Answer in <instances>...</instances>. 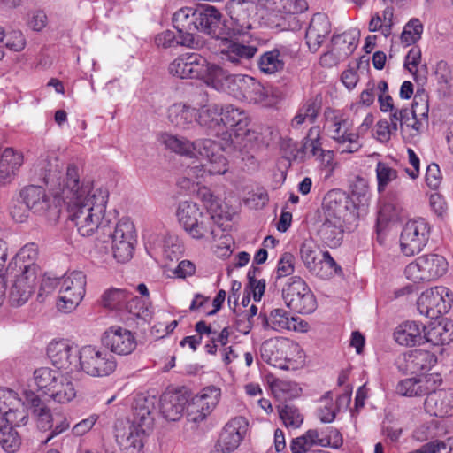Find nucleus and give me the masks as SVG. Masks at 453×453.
Segmentation results:
<instances>
[{
  "mask_svg": "<svg viewBox=\"0 0 453 453\" xmlns=\"http://www.w3.org/2000/svg\"><path fill=\"white\" fill-rule=\"evenodd\" d=\"M63 170L64 164L54 153L37 158L31 172L35 180L46 186L48 192L38 185L24 188L20 196L29 211L49 220L58 217L60 207L67 198L66 191L77 185V166L69 164Z\"/></svg>",
  "mask_w": 453,
  "mask_h": 453,
  "instance_id": "f257e3e1",
  "label": "nucleus"
},
{
  "mask_svg": "<svg viewBox=\"0 0 453 453\" xmlns=\"http://www.w3.org/2000/svg\"><path fill=\"white\" fill-rule=\"evenodd\" d=\"M67 192L65 201L68 219L81 236H90L96 231L105 229L110 221L104 219L109 192L106 188L89 180L81 181L77 168V185Z\"/></svg>",
  "mask_w": 453,
  "mask_h": 453,
  "instance_id": "f03ea898",
  "label": "nucleus"
},
{
  "mask_svg": "<svg viewBox=\"0 0 453 453\" xmlns=\"http://www.w3.org/2000/svg\"><path fill=\"white\" fill-rule=\"evenodd\" d=\"M157 141L165 150L180 157L206 159L207 164L203 165L204 173L212 175L227 172V160L221 153L220 146L211 139L191 141L182 135L162 132L157 134Z\"/></svg>",
  "mask_w": 453,
  "mask_h": 453,
  "instance_id": "7ed1b4c3",
  "label": "nucleus"
},
{
  "mask_svg": "<svg viewBox=\"0 0 453 453\" xmlns=\"http://www.w3.org/2000/svg\"><path fill=\"white\" fill-rule=\"evenodd\" d=\"M214 89L226 92L237 100L263 107L272 104L268 91L257 80L245 74H230L223 68Z\"/></svg>",
  "mask_w": 453,
  "mask_h": 453,
  "instance_id": "20e7f679",
  "label": "nucleus"
},
{
  "mask_svg": "<svg viewBox=\"0 0 453 453\" xmlns=\"http://www.w3.org/2000/svg\"><path fill=\"white\" fill-rule=\"evenodd\" d=\"M169 73L180 79H199L215 88L222 73V67L210 63L197 53H186L176 58L169 65Z\"/></svg>",
  "mask_w": 453,
  "mask_h": 453,
  "instance_id": "39448f33",
  "label": "nucleus"
},
{
  "mask_svg": "<svg viewBox=\"0 0 453 453\" xmlns=\"http://www.w3.org/2000/svg\"><path fill=\"white\" fill-rule=\"evenodd\" d=\"M324 128L335 142L336 151L340 154H352L361 149L358 133L354 131L353 122L342 111L326 108L324 111Z\"/></svg>",
  "mask_w": 453,
  "mask_h": 453,
  "instance_id": "423d86ee",
  "label": "nucleus"
},
{
  "mask_svg": "<svg viewBox=\"0 0 453 453\" xmlns=\"http://www.w3.org/2000/svg\"><path fill=\"white\" fill-rule=\"evenodd\" d=\"M116 367V358L108 350L95 345L80 348L78 372L91 377H104L111 374Z\"/></svg>",
  "mask_w": 453,
  "mask_h": 453,
  "instance_id": "0eeeda50",
  "label": "nucleus"
},
{
  "mask_svg": "<svg viewBox=\"0 0 453 453\" xmlns=\"http://www.w3.org/2000/svg\"><path fill=\"white\" fill-rule=\"evenodd\" d=\"M86 275L81 271L65 274L60 280L57 308L64 313L73 311L82 301L86 292Z\"/></svg>",
  "mask_w": 453,
  "mask_h": 453,
  "instance_id": "6e6552de",
  "label": "nucleus"
},
{
  "mask_svg": "<svg viewBox=\"0 0 453 453\" xmlns=\"http://www.w3.org/2000/svg\"><path fill=\"white\" fill-rule=\"evenodd\" d=\"M282 298L286 305L301 314H311L317 308L316 298L299 276L290 277L282 288Z\"/></svg>",
  "mask_w": 453,
  "mask_h": 453,
  "instance_id": "1a4fd4ad",
  "label": "nucleus"
},
{
  "mask_svg": "<svg viewBox=\"0 0 453 453\" xmlns=\"http://www.w3.org/2000/svg\"><path fill=\"white\" fill-rule=\"evenodd\" d=\"M448 271L446 258L438 254H426L410 263L404 270L408 280L414 283L431 281L443 276Z\"/></svg>",
  "mask_w": 453,
  "mask_h": 453,
  "instance_id": "9d476101",
  "label": "nucleus"
},
{
  "mask_svg": "<svg viewBox=\"0 0 453 453\" xmlns=\"http://www.w3.org/2000/svg\"><path fill=\"white\" fill-rule=\"evenodd\" d=\"M431 226L423 218L408 220L400 234V249L407 257L414 256L426 246L430 238Z\"/></svg>",
  "mask_w": 453,
  "mask_h": 453,
  "instance_id": "9b49d317",
  "label": "nucleus"
},
{
  "mask_svg": "<svg viewBox=\"0 0 453 453\" xmlns=\"http://www.w3.org/2000/svg\"><path fill=\"white\" fill-rule=\"evenodd\" d=\"M453 303V293L444 286H437L424 291L418 299L420 314L435 319L447 313Z\"/></svg>",
  "mask_w": 453,
  "mask_h": 453,
  "instance_id": "f8f14e48",
  "label": "nucleus"
},
{
  "mask_svg": "<svg viewBox=\"0 0 453 453\" xmlns=\"http://www.w3.org/2000/svg\"><path fill=\"white\" fill-rule=\"evenodd\" d=\"M40 275L35 273L34 267L25 272L16 270L12 274L7 273L6 281L11 282L9 302L12 306H22L29 300Z\"/></svg>",
  "mask_w": 453,
  "mask_h": 453,
  "instance_id": "ddd939ff",
  "label": "nucleus"
},
{
  "mask_svg": "<svg viewBox=\"0 0 453 453\" xmlns=\"http://www.w3.org/2000/svg\"><path fill=\"white\" fill-rule=\"evenodd\" d=\"M101 342L106 350L118 356L131 355L138 345L135 333L119 325L109 326L103 333Z\"/></svg>",
  "mask_w": 453,
  "mask_h": 453,
  "instance_id": "4468645a",
  "label": "nucleus"
},
{
  "mask_svg": "<svg viewBox=\"0 0 453 453\" xmlns=\"http://www.w3.org/2000/svg\"><path fill=\"white\" fill-rule=\"evenodd\" d=\"M47 355L53 366L66 372H78L80 349L68 340L52 341L47 348Z\"/></svg>",
  "mask_w": 453,
  "mask_h": 453,
  "instance_id": "2eb2a0df",
  "label": "nucleus"
},
{
  "mask_svg": "<svg viewBox=\"0 0 453 453\" xmlns=\"http://www.w3.org/2000/svg\"><path fill=\"white\" fill-rule=\"evenodd\" d=\"M221 397V389L215 386L203 388L187 405V416L194 423L206 419L215 410Z\"/></svg>",
  "mask_w": 453,
  "mask_h": 453,
  "instance_id": "dca6fc26",
  "label": "nucleus"
},
{
  "mask_svg": "<svg viewBox=\"0 0 453 453\" xmlns=\"http://www.w3.org/2000/svg\"><path fill=\"white\" fill-rule=\"evenodd\" d=\"M297 50L291 44H277L265 51L257 59L258 70L265 75H276L285 70L286 65L296 58Z\"/></svg>",
  "mask_w": 453,
  "mask_h": 453,
  "instance_id": "f3484780",
  "label": "nucleus"
},
{
  "mask_svg": "<svg viewBox=\"0 0 453 453\" xmlns=\"http://www.w3.org/2000/svg\"><path fill=\"white\" fill-rule=\"evenodd\" d=\"M261 8L268 12L267 19L274 27L286 29L285 20L308 9L306 0H261Z\"/></svg>",
  "mask_w": 453,
  "mask_h": 453,
  "instance_id": "a211bd4d",
  "label": "nucleus"
},
{
  "mask_svg": "<svg viewBox=\"0 0 453 453\" xmlns=\"http://www.w3.org/2000/svg\"><path fill=\"white\" fill-rule=\"evenodd\" d=\"M196 13L197 8L182 7L173 16V24L180 34V42L182 46L192 49H199L203 46L198 35H196Z\"/></svg>",
  "mask_w": 453,
  "mask_h": 453,
  "instance_id": "6ab92c4d",
  "label": "nucleus"
},
{
  "mask_svg": "<svg viewBox=\"0 0 453 453\" xmlns=\"http://www.w3.org/2000/svg\"><path fill=\"white\" fill-rule=\"evenodd\" d=\"M217 47L220 59L232 66H245L257 52V46L244 44L225 35L218 41Z\"/></svg>",
  "mask_w": 453,
  "mask_h": 453,
  "instance_id": "aec40b11",
  "label": "nucleus"
},
{
  "mask_svg": "<svg viewBox=\"0 0 453 453\" xmlns=\"http://www.w3.org/2000/svg\"><path fill=\"white\" fill-rule=\"evenodd\" d=\"M248 422L243 417H235L224 426L215 445L213 453H230L235 450L243 440Z\"/></svg>",
  "mask_w": 453,
  "mask_h": 453,
  "instance_id": "412c9836",
  "label": "nucleus"
},
{
  "mask_svg": "<svg viewBox=\"0 0 453 453\" xmlns=\"http://www.w3.org/2000/svg\"><path fill=\"white\" fill-rule=\"evenodd\" d=\"M428 104L426 95L422 92H417L411 108H402L399 110V118L401 119V127L405 126L415 132H420L425 124L427 123Z\"/></svg>",
  "mask_w": 453,
  "mask_h": 453,
  "instance_id": "4be33fe9",
  "label": "nucleus"
},
{
  "mask_svg": "<svg viewBox=\"0 0 453 453\" xmlns=\"http://www.w3.org/2000/svg\"><path fill=\"white\" fill-rule=\"evenodd\" d=\"M115 430L116 440L125 453H143L148 431L124 421H119Z\"/></svg>",
  "mask_w": 453,
  "mask_h": 453,
  "instance_id": "5701e85b",
  "label": "nucleus"
},
{
  "mask_svg": "<svg viewBox=\"0 0 453 453\" xmlns=\"http://www.w3.org/2000/svg\"><path fill=\"white\" fill-rule=\"evenodd\" d=\"M436 362V356L430 351L413 349L398 358L397 367L403 373H417L431 369Z\"/></svg>",
  "mask_w": 453,
  "mask_h": 453,
  "instance_id": "b1692460",
  "label": "nucleus"
},
{
  "mask_svg": "<svg viewBox=\"0 0 453 453\" xmlns=\"http://www.w3.org/2000/svg\"><path fill=\"white\" fill-rule=\"evenodd\" d=\"M255 3L257 1L229 0L226 4V11L237 33L242 34L251 28L250 19L255 10Z\"/></svg>",
  "mask_w": 453,
  "mask_h": 453,
  "instance_id": "393cba45",
  "label": "nucleus"
},
{
  "mask_svg": "<svg viewBox=\"0 0 453 453\" xmlns=\"http://www.w3.org/2000/svg\"><path fill=\"white\" fill-rule=\"evenodd\" d=\"M157 399L155 396H146L143 394L137 395L133 403V417L128 420L145 431H150L154 423V411Z\"/></svg>",
  "mask_w": 453,
  "mask_h": 453,
  "instance_id": "a878e982",
  "label": "nucleus"
},
{
  "mask_svg": "<svg viewBox=\"0 0 453 453\" xmlns=\"http://www.w3.org/2000/svg\"><path fill=\"white\" fill-rule=\"evenodd\" d=\"M221 110L220 119L224 125V134H227V128H230L237 137L249 134L250 119L244 110L233 104L221 106Z\"/></svg>",
  "mask_w": 453,
  "mask_h": 453,
  "instance_id": "bb28decb",
  "label": "nucleus"
},
{
  "mask_svg": "<svg viewBox=\"0 0 453 453\" xmlns=\"http://www.w3.org/2000/svg\"><path fill=\"white\" fill-rule=\"evenodd\" d=\"M196 32H203L218 42L225 35L221 30V14L214 6L197 8Z\"/></svg>",
  "mask_w": 453,
  "mask_h": 453,
  "instance_id": "cd10ccee",
  "label": "nucleus"
},
{
  "mask_svg": "<svg viewBox=\"0 0 453 453\" xmlns=\"http://www.w3.org/2000/svg\"><path fill=\"white\" fill-rule=\"evenodd\" d=\"M425 410L431 416L444 418L453 416V391L434 389L427 394Z\"/></svg>",
  "mask_w": 453,
  "mask_h": 453,
  "instance_id": "c85d7f7f",
  "label": "nucleus"
},
{
  "mask_svg": "<svg viewBox=\"0 0 453 453\" xmlns=\"http://www.w3.org/2000/svg\"><path fill=\"white\" fill-rule=\"evenodd\" d=\"M23 163L21 151L12 147L4 148L0 155V185L12 182Z\"/></svg>",
  "mask_w": 453,
  "mask_h": 453,
  "instance_id": "c756f323",
  "label": "nucleus"
},
{
  "mask_svg": "<svg viewBox=\"0 0 453 453\" xmlns=\"http://www.w3.org/2000/svg\"><path fill=\"white\" fill-rule=\"evenodd\" d=\"M198 114L196 119L201 127L204 128L208 134L213 136L224 135V125L221 118V106L211 104L197 109Z\"/></svg>",
  "mask_w": 453,
  "mask_h": 453,
  "instance_id": "7c9ffc66",
  "label": "nucleus"
},
{
  "mask_svg": "<svg viewBox=\"0 0 453 453\" xmlns=\"http://www.w3.org/2000/svg\"><path fill=\"white\" fill-rule=\"evenodd\" d=\"M323 251L311 240H305L300 247V257L306 269L312 274L327 279L331 277V272L321 270Z\"/></svg>",
  "mask_w": 453,
  "mask_h": 453,
  "instance_id": "2f4dec72",
  "label": "nucleus"
},
{
  "mask_svg": "<svg viewBox=\"0 0 453 453\" xmlns=\"http://www.w3.org/2000/svg\"><path fill=\"white\" fill-rule=\"evenodd\" d=\"M185 232L196 240L214 241L218 237L220 228L213 215L203 211Z\"/></svg>",
  "mask_w": 453,
  "mask_h": 453,
  "instance_id": "473e14b6",
  "label": "nucleus"
},
{
  "mask_svg": "<svg viewBox=\"0 0 453 453\" xmlns=\"http://www.w3.org/2000/svg\"><path fill=\"white\" fill-rule=\"evenodd\" d=\"M197 114V109L186 103H175L167 111V118L171 124L184 131L194 127Z\"/></svg>",
  "mask_w": 453,
  "mask_h": 453,
  "instance_id": "72a5a7b5",
  "label": "nucleus"
},
{
  "mask_svg": "<svg viewBox=\"0 0 453 453\" xmlns=\"http://www.w3.org/2000/svg\"><path fill=\"white\" fill-rule=\"evenodd\" d=\"M331 25L327 16L324 13L314 14L305 35L309 49L316 51L329 35Z\"/></svg>",
  "mask_w": 453,
  "mask_h": 453,
  "instance_id": "f704fd0d",
  "label": "nucleus"
},
{
  "mask_svg": "<svg viewBox=\"0 0 453 453\" xmlns=\"http://www.w3.org/2000/svg\"><path fill=\"white\" fill-rule=\"evenodd\" d=\"M397 343L406 347L424 343L425 326L417 321H405L400 324L394 332Z\"/></svg>",
  "mask_w": 453,
  "mask_h": 453,
  "instance_id": "c9c22d12",
  "label": "nucleus"
},
{
  "mask_svg": "<svg viewBox=\"0 0 453 453\" xmlns=\"http://www.w3.org/2000/svg\"><path fill=\"white\" fill-rule=\"evenodd\" d=\"M434 380L427 376L412 377L400 380L395 392L406 397H419L434 390Z\"/></svg>",
  "mask_w": 453,
  "mask_h": 453,
  "instance_id": "e433bc0d",
  "label": "nucleus"
},
{
  "mask_svg": "<svg viewBox=\"0 0 453 453\" xmlns=\"http://www.w3.org/2000/svg\"><path fill=\"white\" fill-rule=\"evenodd\" d=\"M24 395L27 405H29L31 409L37 427L44 431L49 430L52 426L54 419V415L51 413L50 408L31 390L25 391Z\"/></svg>",
  "mask_w": 453,
  "mask_h": 453,
  "instance_id": "4c0bfd02",
  "label": "nucleus"
},
{
  "mask_svg": "<svg viewBox=\"0 0 453 453\" xmlns=\"http://www.w3.org/2000/svg\"><path fill=\"white\" fill-rule=\"evenodd\" d=\"M38 257V248L36 244L31 242L24 245L19 251L16 254L13 261L11 262L6 269L9 274L12 273L14 270L24 271L35 268L36 274H41V268L35 263Z\"/></svg>",
  "mask_w": 453,
  "mask_h": 453,
  "instance_id": "58836bf2",
  "label": "nucleus"
},
{
  "mask_svg": "<svg viewBox=\"0 0 453 453\" xmlns=\"http://www.w3.org/2000/svg\"><path fill=\"white\" fill-rule=\"evenodd\" d=\"M188 403L186 396L180 393H165L160 398V411L165 419L177 421L181 418Z\"/></svg>",
  "mask_w": 453,
  "mask_h": 453,
  "instance_id": "ea45409f",
  "label": "nucleus"
},
{
  "mask_svg": "<svg viewBox=\"0 0 453 453\" xmlns=\"http://www.w3.org/2000/svg\"><path fill=\"white\" fill-rule=\"evenodd\" d=\"M349 203V196L344 192L339 189L329 191L324 199V217L342 220L347 213Z\"/></svg>",
  "mask_w": 453,
  "mask_h": 453,
  "instance_id": "a19ab883",
  "label": "nucleus"
},
{
  "mask_svg": "<svg viewBox=\"0 0 453 453\" xmlns=\"http://www.w3.org/2000/svg\"><path fill=\"white\" fill-rule=\"evenodd\" d=\"M312 447L326 448L325 428H311L290 442L292 453H304Z\"/></svg>",
  "mask_w": 453,
  "mask_h": 453,
  "instance_id": "79ce46f5",
  "label": "nucleus"
},
{
  "mask_svg": "<svg viewBox=\"0 0 453 453\" xmlns=\"http://www.w3.org/2000/svg\"><path fill=\"white\" fill-rule=\"evenodd\" d=\"M342 219L324 217V221L319 226V234L321 240L330 248L338 247L343 238Z\"/></svg>",
  "mask_w": 453,
  "mask_h": 453,
  "instance_id": "37998d69",
  "label": "nucleus"
},
{
  "mask_svg": "<svg viewBox=\"0 0 453 453\" xmlns=\"http://www.w3.org/2000/svg\"><path fill=\"white\" fill-rule=\"evenodd\" d=\"M350 401V395L348 394L341 395L338 396L336 403L334 401L333 393L326 392L319 401V407L317 411V416L322 423H332L337 412L339 411L338 405L342 403H349Z\"/></svg>",
  "mask_w": 453,
  "mask_h": 453,
  "instance_id": "c03bdc74",
  "label": "nucleus"
},
{
  "mask_svg": "<svg viewBox=\"0 0 453 453\" xmlns=\"http://www.w3.org/2000/svg\"><path fill=\"white\" fill-rule=\"evenodd\" d=\"M424 343L429 342L432 345L449 344L453 341V323L450 320L439 322L427 329L425 327Z\"/></svg>",
  "mask_w": 453,
  "mask_h": 453,
  "instance_id": "a18cd8bd",
  "label": "nucleus"
},
{
  "mask_svg": "<svg viewBox=\"0 0 453 453\" xmlns=\"http://www.w3.org/2000/svg\"><path fill=\"white\" fill-rule=\"evenodd\" d=\"M319 110V102L313 98L307 99L300 105L296 115L293 117L290 123L291 127L295 129H300L305 123H314Z\"/></svg>",
  "mask_w": 453,
  "mask_h": 453,
  "instance_id": "49530a36",
  "label": "nucleus"
},
{
  "mask_svg": "<svg viewBox=\"0 0 453 453\" xmlns=\"http://www.w3.org/2000/svg\"><path fill=\"white\" fill-rule=\"evenodd\" d=\"M47 395L56 403H67L75 398L76 389L73 382L61 373Z\"/></svg>",
  "mask_w": 453,
  "mask_h": 453,
  "instance_id": "de8ad7c7",
  "label": "nucleus"
},
{
  "mask_svg": "<svg viewBox=\"0 0 453 453\" xmlns=\"http://www.w3.org/2000/svg\"><path fill=\"white\" fill-rule=\"evenodd\" d=\"M257 319L264 329H272L274 331L288 330L289 317L288 312L283 309H274L269 315L260 313Z\"/></svg>",
  "mask_w": 453,
  "mask_h": 453,
  "instance_id": "09e8293b",
  "label": "nucleus"
},
{
  "mask_svg": "<svg viewBox=\"0 0 453 453\" xmlns=\"http://www.w3.org/2000/svg\"><path fill=\"white\" fill-rule=\"evenodd\" d=\"M271 390L279 401H288L298 397L301 395L302 389L297 383L274 378L270 382Z\"/></svg>",
  "mask_w": 453,
  "mask_h": 453,
  "instance_id": "8fccbe9b",
  "label": "nucleus"
},
{
  "mask_svg": "<svg viewBox=\"0 0 453 453\" xmlns=\"http://www.w3.org/2000/svg\"><path fill=\"white\" fill-rule=\"evenodd\" d=\"M27 406L26 401H21L20 406H13V408L0 412V425L3 423L13 427L26 426L29 419Z\"/></svg>",
  "mask_w": 453,
  "mask_h": 453,
  "instance_id": "3c124183",
  "label": "nucleus"
},
{
  "mask_svg": "<svg viewBox=\"0 0 453 453\" xmlns=\"http://www.w3.org/2000/svg\"><path fill=\"white\" fill-rule=\"evenodd\" d=\"M61 372L50 367H40L34 372V382L39 391L47 395Z\"/></svg>",
  "mask_w": 453,
  "mask_h": 453,
  "instance_id": "603ef678",
  "label": "nucleus"
},
{
  "mask_svg": "<svg viewBox=\"0 0 453 453\" xmlns=\"http://www.w3.org/2000/svg\"><path fill=\"white\" fill-rule=\"evenodd\" d=\"M202 212L203 211L196 203L184 201L179 203L176 217L180 225L184 231H186L188 226H191V223L194 222L196 218L200 217Z\"/></svg>",
  "mask_w": 453,
  "mask_h": 453,
  "instance_id": "864d4df0",
  "label": "nucleus"
},
{
  "mask_svg": "<svg viewBox=\"0 0 453 453\" xmlns=\"http://www.w3.org/2000/svg\"><path fill=\"white\" fill-rule=\"evenodd\" d=\"M21 444V439L13 426L0 425V445L3 449L9 453L18 450Z\"/></svg>",
  "mask_w": 453,
  "mask_h": 453,
  "instance_id": "5fc2aeb1",
  "label": "nucleus"
},
{
  "mask_svg": "<svg viewBox=\"0 0 453 453\" xmlns=\"http://www.w3.org/2000/svg\"><path fill=\"white\" fill-rule=\"evenodd\" d=\"M128 291L113 288L107 290L102 296V304L111 310L122 311L128 298Z\"/></svg>",
  "mask_w": 453,
  "mask_h": 453,
  "instance_id": "6e6d98bb",
  "label": "nucleus"
},
{
  "mask_svg": "<svg viewBox=\"0 0 453 453\" xmlns=\"http://www.w3.org/2000/svg\"><path fill=\"white\" fill-rule=\"evenodd\" d=\"M379 193L385 191L389 183L398 177L397 171L388 163L379 161L375 168Z\"/></svg>",
  "mask_w": 453,
  "mask_h": 453,
  "instance_id": "4d7b16f0",
  "label": "nucleus"
},
{
  "mask_svg": "<svg viewBox=\"0 0 453 453\" xmlns=\"http://www.w3.org/2000/svg\"><path fill=\"white\" fill-rule=\"evenodd\" d=\"M106 228H109V230H105V232L111 236V242L135 241L134 226L128 219H122L119 220L116 224L113 232L111 231L109 225Z\"/></svg>",
  "mask_w": 453,
  "mask_h": 453,
  "instance_id": "13d9d810",
  "label": "nucleus"
},
{
  "mask_svg": "<svg viewBox=\"0 0 453 453\" xmlns=\"http://www.w3.org/2000/svg\"><path fill=\"white\" fill-rule=\"evenodd\" d=\"M332 46L339 58H345L354 51L357 46L356 38L351 34L343 33L333 37Z\"/></svg>",
  "mask_w": 453,
  "mask_h": 453,
  "instance_id": "bf43d9fd",
  "label": "nucleus"
},
{
  "mask_svg": "<svg viewBox=\"0 0 453 453\" xmlns=\"http://www.w3.org/2000/svg\"><path fill=\"white\" fill-rule=\"evenodd\" d=\"M434 75L441 89L453 91V68L447 62L441 60L436 64Z\"/></svg>",
  "mask_w": 453,
  "mask_h": 453,
  "instance_id": "052dcab7",
  "label": "nucleus"
},
{
  "mask_svg": "<svg viewBox=\"0 0 453 453\" xmlns=\"http://www.w3.org/2000/svg\"><path fill=\"white\" fill-rule=\"evenodd\" d=\"M125 311L134 318L146 319L150 316L149 305L145 300L128 293V298L125 304Z\"/></svg>",
  "mask_w": 453,
  "mask_h": 453,
  "instance_id": "680f3d73",
  "label": "nucleus"
},
{
  "mask_svg": "<svg viewBox=\"0 0 453 453\" xmlns=\"http://www.w3.org/2000/svg\"><path fill=\"white\" fill-rule=\"evenodd\" d=\"M423 32V25L418 19H411L404 27L400 39L405 47L417 42Z\"/></svg>",
  "mask_w": 453,
  "mask_h": 453,
  "instance_id": "e2e57ef3",
  "label": "nucleus"
},
{
  "mask_svg": "<svg viewBox=\"0 0 453 453\" xmlns=\"http://www.w3.org/2000/svg\"><path fill=\"white\" fill-rule=\"evenodd\" d=\"M303 146L304 152L306 153V150H309L312 157L320 156L322 151L325 150L322 149L320 128L319 126H313L309 129L306 136L303 138Z\"/></svg>",
  "mask_w": 453,
  "mask_h": 453,
  "instance_id": "0e129e2a",
  "label": "nucleus"
},
{
  "mask_svg": "<svg viewBox=\"0 0 453 453\" xmlns=\"http://www.w3.org/2000/svg\"><path fill=\"white\" fill-rule=\"evenodd\" d=\"M199 195L201 196L204 206L207 209L206 213L213 215L214 219L220 218L224 211L222 208V201L207 188L201 189Z\"/></svg>",
  "mask_w": 453,
  "mask_h": 453,
  "instance_id": "69168bd1",
  "label": "nucleus"
},
{
  "mask_svg": "<svg viewBox=\"0 0 453 453\" xmlns=\"http://www.w3.org/2000/svg\"><path fill=\"white\" fill-rule=\"evenodd\" d=\"M280 418L288 428L296 429L303 422V415L299 410L293 405H285L280 411Z\"/></svg>",
  "mask_w": 453,
  "mask_h": 453,
  "instance_id": "338daca9",
  "label": "nucleus"
},
{
  "mask_svg": "<svg viewBox=\"0 0 453 453\" xmlns=\"http://www.w3.org/2000/svg\"><path fill=\"white\" fill-rule=\"evenodd\" d=\"M134 242L135 241L111 242L114 257L121 263L128 261L133 256Z\"/></svg>",
  "mask_w": 453,
  "mask_h": 453,
  "instance_id": "774afa93",
  "label": "nucleus"
}]
</instances>
